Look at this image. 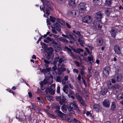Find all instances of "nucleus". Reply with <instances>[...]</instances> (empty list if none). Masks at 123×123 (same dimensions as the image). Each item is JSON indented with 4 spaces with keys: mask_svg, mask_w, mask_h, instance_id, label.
Wrapping results in <instances>:
<instances>
[{
    "mask_svg": "<svg viewBox=\"0 0 123 123\" xmlns=\"http://www.w3.org/2000/svg\"><path fill=\"white\" fill-rule=\"evenodd\" d=\"M76 97L78 101L81 105L83 106H86V105L84 101L78 93H76Z\"/></svg>",
    "mask_w": 123,
    "mask_h": 123,
    "instance_id": "obj_5",
    "label": "nucleus"
},
{
    "mask_svg": "<svg viewBox=\"0 0 123 123\" xmlns=\"http://www.w3.org/2000/svg\"><path fill=\"white\" fill-rule=\"evenodd\" d=\"M111 82L113 83H115L116 82H120L122 79L121 76L120 74H117L111 77Z\"/></svg>",
    "mask_w": 123,
    "mask_h": 123,
    "instance_id": "obj_3",
    "label": "nucleus"
},
{
    "mask_svg": "<svg viewBox=\"0 0 123 123\" xmlns=\"http://www.w3.org/2000/svg\"><path fill=\"white\" fill-rule=\"evenodd\" d=\"M107 92V89L106 87L102 88L101 92L100 93L103 95H105Z\"/></svg>",
    "mask_w": 123,
    "mask_h": 123,
    "instance_id": "obj_18",
    "label": "nucleus"
},
{
    "mask_svg": "<svg viewBox=\"0 0 123 123\" xmlns=\"http://www.w3.org/2000/svg\"><path fill=\"white\" fill-rule=\"evenodd\" d=\"M68 108H70L73 110H75V108H77L78 107L77 105H74L73 104L71 103L70 104Z\"/></svg>",
    "mask_w": 123,
    "mask_h": 123,
    "instance_id": "obj_22",
    "label": "nucleus"
},
{
    "mask_svg": "<svg viewBox=\"0 0 123 123\" xmlns=\"http://www.w3.org/2000/svg\"><path fill=\"white\" fill-rule=\"evenodd\" d=\"M55 60H56V61L59 62L60 64L62 63L63 61V60L62 58H60L58 57H55Z\"/></svg>",
    "mask_w": 123,
    "mask_h": 123,
    "instance_id": "obj_28",
    "label": "nucleus"
},
{
    "mask_svg": "<svg viewBox=\"0 0 123 123\" xmlns=\"http://www.w3.org/2000/svg\"><path fill=\"white\" fill-rule=\"evenodd\" d=\"M66 81L63 80V79L62 80L61 82H62V84L63 85H66Z\"/></svg>",
    "mask_w": 123,
    "mask_h": 123,
    "instance_id": "obj_52",
    "label": "nucleus"
},
{
    "mask_svg": "<svg viewBox=\"0 0 123 123\" xmlns=\"http://www.w3.org/2000/svg\"><path fill=\"white\" fill-rule=\"evenodd\" d=\"M53 27H52L53 28H55L60 33H62L61 31V26L58 23H54L53 24Z\"/></svg>",
    "mask_w": 123,
    "mask_h": 123,
    "instance_id": "obj_9",
    "label": "nucleus"
},
{
    "mask_svg": "<svg viewBox=\"0 0 123 123\" xmlns=\"http://www.w3.org/2000/svg\"><path fill=\"white\" fill-rule=\"evenodd\" d=\"M111 12V9L108 8L105 11V12L107 15H109Z\"/></svg>",
    "mask_w": 123,
    "mask_h": 123,
    "instance_id": "obj_38",
    "label": "nucleus"
},
{
    "mask_svg": "<svg viewBox=\"0 0 123 123\" xmlns=\"http://www.w3.org/2000/svg\"><path fill=\"white\" fill-rule=\"evenodd\" d=\"M66 121L69 122H71L72 121V119L68 117L67 116V117H66Z\"/></svg>",
    "mask_w": 123,
    "mask_h": 123,
    "instance_id": "obj_55",
    "label": "nucleus"
},
{
    "mask_svg": "<svg viewBox=\"0 0 123 123\" xmlns=\"http://www.w3.org/2000/svg\"><path fill=\"white\" fill-rule=\"evenodd\" d=\"M65 50H67L68 54L73 59H75V56L72 52L70 48H68V47L66 46L65 47Z\"/></svg>",
    "mask_w": 123,
    "mask_h": 123,
    "instance_id": "obj_10",
    "label": "nucleus"
},
{
    "mask_svg": "<svg viewBox=\"0 0 123 123\" xmlns=\"http://www.w3.org/2000/svg\"><path fill=\"white\" fill-rule=\"evenodd\" d=\"M66 34L67 35H65L62 34V36L65 38L69 39L70 40H74L76 38V36L72 33L67 32Z\"/></svg>",
    "mask_w": 123,
    "mask_h": 123,
    "instance_id": "obj_2",
    "label": "nucleus"
},
{
    "mask_svg": "<svg viewBox=\"0 0 123 123\" xmlns=\"http://www.w3.org/2000/svg\"><path fill=\"white\" fill-rule=\"evenodd\" d=\"M114 50L115 52L118 54H119L121 52L120 47L117 45H115L114 47Z\"/></svg>",
    "mask_w": 123,
    "mask_h": 123,
    "instance_id": "obj_12",
    "label": "nucleus"
},
{
    "mask_svg": "<svg viewBox=\"0 0 123 123\" xmlns=\"http://www.w3.org/2000/svg\"><path fill=\"white\" fill-rule=\"evenodd\" d=\"M45 98L46 100L51 101L52 99V97L50 96H45Z\"/></svg>",
    "mask_w": 123,
    "mask_h": 123,
    "instance_id": "obj_36",
    "label": "nucleus"
},
{
    "mask_svg": "<svg viewBox=\"0 0 123 123\" xmlns=\"http://www.w3.org/2000/svg\"><path fill=\"white\" fill-rule=\"evenodd\" d=\"M59 40L60 41L62 42L65 44H67L68 41L66 39L62 37H61L59 38Z\"/></svg>",
    "mask_w": 123,
    "mask_h": 123,
    "instance_id": "obj_16",
    "label": "nucleus"
},
{
    "mask_svg": "<svg viewBox=\"0 0 123 123\" xmlns=\"http://www.w3.org/2000/svg\"><path fill=\"white\" fill-rule=\"evenodd\" d=\"M56 112L57 113V115L61 117H62L65 114L62 113L60 111Z\"/></svg>",
    "mask_w": 123,
    "mask_h": 123,
    "instance_id": "obj_35",
    "label": "nucleus"
},
{
    "mask_svg": "<svg viewBox=\"0 0 123 123\" xmlns=\"http://www.w3.org/2000/svg\"><path fill=\"white\" fill-rule=\"evenodd\" d=\"M85 4L83 3H80L78 6L79 9L80 10H81L82 11H84L85 10Z\"/></svg>",
    "mask_w": 123,
    "mask_h": 123,
    "instance_id": "obj_13",
    "label": "nucleus"
},
{
    "mask_svg": "<svg viewBox=\"0 0 123 123\" xmlns=\"http://www.w3.org/2000/svg\"><path fill=\"white\" fill-rule=\"evenodd\" d=\"M98 22L97 21H94L93 22L92 24V26H97L98 25Z\"/></svg>",
    "mask_w": 123,
    "mask_h": 123,
    "instance_id": "obj_44",
    "label": "nucleus"
},
{
    "mask_svg": "<svg viewBox=\"0 0 123 123\" xmlns=\"http://www.w3.org/2000/svg\"><path fill=\"white\" fill-rule=\"evenodd\" d=\"M73 120L75 123H81L79 121L77 120L75 118H74Z\"/></svg>",
    "mask_w": 123,
    "mask_h": 123,
    "instance_id": "obj_58",
    "label": "nucleus"
},
{
    "mask_svg": "<svg viewBox=\"0 0 123 123\" xmlns=\"http://www.w3.org/2000/svg\"><path fill=\"white\" fill-rule=\"evenodd\" d=\"M63 116H64V117H63V119L64 120H66V117H67V115L66 114H64Z\"/></svg>",
    "mask_w": 123,
    "mask_h": 123,
    "instance_id": "obj_61",
    "label": "nucleus"
},
{
    "mask_svg": "<svg viewBox=\"0 0 123 123\" xmlns=\"http://www.w3.org/2000/svg\"><path fill=\"white\" fill-rule=\"evenodd\" d=\"M96 45L97 46H101L103 45L104 43V41L103 39L99 37L96 39L95 42Z\"/></svg>",
    "mask_w": 123,
    "mask_h": 123,
    "instance_id": "obj_7",
    "label": "nucleus"
},
{
    "mask_svg": "<svg viewBox=\"0 0 123 123\" xmlns=\"http://www.w3.org/2000/svg\"><path fill=\"white\" fill-rule=\"evenodd\" d=\"M55 91L53 89V88H52L51 87H49V93L52 95H54L55 93Z\"/></svg>",
    "mask_w": 123,
    "mask_h": 123,
    "instance_id": "obj_30",
    "label": "nucleus"
},
{
    "mask_svg": "<svg viewBox=\"0 0 123 123\" xmlns=\"http://www.w3.org/2000/svg\"><path fill=\"white\" fill-rule=\"evenodd\" d=\"M107 84L108 88L109 89H112L113 86L112 85L111 82L110 81L107 82Z\"/></svg>",
    "mask_w": 123,
    "mask_h": 123,
    "instance_id": "obj_27",
    "label": "nucleus"
},
{
    "mask_svg": "<svg viewBox=\"0 0 123 123\" xmlns=\"http://www.w3.org/2000/svg\"><path fill=\"white\" fill-rule=\"evenodd\" d=\"M74 72L78 73L79 72L78 70L77 69H74L73 70Z\"/></svg>",
    "mask_w": 123,
    "mask_h": 123,
    "instance_id": "obj_63",
    "label": "nucleus"
},
{
    "mask_svg": "<svg viewBox=\"0 0 123 123\" xmlns=\"http://www.w3.org/2000/svg\"><path fill=\"white\" fill-rule=\"evenodd\" d=\"M69 94L70 95H74V93L73 91L69 90Z\"/></svg>",
    "mask_w": 123,
    "mask_h": 123,
    "instance_id": "obj_56",
    "label": "nucleus"
},
{
    "mask_svg": "<svg viewBox=\"0 0 123 123\" xmlns=\"http://www.w3.org/2000/svg\"><path fill=\"white\" fill-rule=\"evenodd\" d=\"M110 71V68L108 66H106L104 68L103 71V75L104 77H105L109 75Z\"/></svg>",
    "mask_w": 123,
    "mask_h": 123,
    "instance_id": "obj_4",
    "label": "nucleus"
},
{
    "mask_svg": "<svg viewBox=\"0 0 123 123\" xmlns=\"http://www.w3.org/2000/svg\"><path fill=\"white\" fill-rule=\"evenodd\" d=\"M48 79H44L43 81L44 85H46L48 82Z\"/></svg>",
    "mask_w": 123,
    "mask_h": 123,
    "instance_id": "obj_53",
    "label": "nucleus"
},
{
    "mask_svg": "<svg viewBox=\"0 0 123 123\" xmlns=\"http://www.w3.org/2000/svg\"><path fill=\"white\" fill-rule=\"evenodd\" d=\"M41 44L42 46H42V48H43L46 49L47 48V46L45 43L41 42Z\"/></svg>",
    "mask_w": 123,
    "mask_h": 123,
    "instance_id": "obj_42",
    "label": "nucleus"
},
{
    "mask_svg": "<svg viewBox=\"0 0 123 123\" xmlns=\"http://www.w3.org/2000/svg\"><path fill=\"white\" fill-rule=\"evenodd\" d=\"M91 113L90 112V111H87L86 112V114L87 117H88L91 114Z\"/></svg>",
    "mask_w": 123,
    "mask_h": 123,
    "instance_id": "obj_64",
    "label": "nucleus"
},
{
    "mask_svg": "<svg viewBox=\"0 0 123 123\" xmlns=\"http://www.w3.org/2000/svg\"><path fill=\"white\" fill-rule=\"evenodd\" d=\"M118 26H117L116 27H113L111 29V33L112 36L115 37L118 32L117 28Z\"/></svg>",
    "mask_w": 123,
    "mask_h": 123,
    "instance_id": "obj_8",
    "label": "nucleus"
},
{
    "mask_svg": "<svg viewBox=\"0 0 123 123\" xmlns=\"http://www.w3.org/2000/svg\"><path fill=\"white\" fill-rule=\"evenodd\" d=\"M102 13L101 12H98L96 13L95 17L98 20H100L102 18Z\"/></svg>",
    "mask_w": 123,
    "mask_h": 123,
    "instance_id": "obj_11",
    "label": "nucleus"
},
{
    "mask_svg": "<svg viewBox=\"0 0 123 123\" xmlns=\"http://www.w3.org/2000/svg\"><path fill=\"white\" fill-rule=\"evenodd\" d=\"M116 105L114 102H112L111 109L112 111L114 110L116 108Z\"/></svg>",
    "mask_w": 123,
    "mask_h": 123,
    "instance_id": "obj_26",
    "label": "nucleus"
},
{
    "mask_svg": "<svg viewBox=\"0 0 123 123\" xmlns=\"http://www.w3.org/2000/svg\"><path fill=\"white\" fill-rule=\"evenodd\" d=\"M68 4L70 6L73 8H74L76 6L74 0H70L69 1Z\"/></svg>",
    "mask_w": 123,
    "mask_h": 123,
    "instance_id": "obj_15",
    "label": "nucleus"
},
{
    "mask_svg": "<svg viewBox=\"0 0 123 123\" xmlns=\"http://www.w3.org/2000/svg\"><path fill=\"white\" fill-rule=\"evenodd\" d=\"M88 59L90 63H92L94 62L92 57L91 55L90 56H88Z\"/></svg>",
    "mask_w": 123,
    "mask_h": 123,
    "instance_id": "obj_32",
    "label": "nucleus"
},
{
    "mask_svg": "<svg viewBox=\"0 0 123 123\" xmlns=\"http://www.w3.org/2000/svg\"><path fill=\"white\" fill-rule=\"evenodd\" d=\"M119 88V86L118 84H115L113 86L112 89L113 90H115L116 89H118Z\"/></svg>",
    "mask_w": 123,
    "mask_h": 123,
    "instance_id": "obj_39",
    "label": "nucleus"
},
{
    "mask_svg": "<svg viewBox=\"0 0 123 123\" xmlns=\"http://www.w3.org/2000/svg\"><path fill=\"white\" fill-rule=\"evenodd\" d=\"M45 111V112L46 113L47 115L49 117L52 118H53V117H55L53 115V114L51 112H50V113H49V111L48 110H46Z\"/></svg>",
    "mask_w": 123,
    "mask_h": 123,
    "instance_id": "obj_20",
    "label": "nucleus"
},
{
    "mask_svg": "<svg viewBox=\"0 0 123 123\" xmlns=\"http://www.w3.org/2000/svg\"><path fill=\"white\" fill-rule=\"evenodd\" d=\"M61 98V96H59L56 97V100L60 102Z\"/></svg>",
    "mask_w": 123,
    "mask_h": 123,
    "instance_id": "obj_54",
    "label": "nucleus"
},
{
    "mask_svg": "<svg viewBox=\"0 0 123 123\" xmlns=\"http://www.w3.org/2000/svg\"><path fill=\"white\" fill-rule=\"evenodd\" d=\"M68 107L66 105H63L61 107V109L64 113H66Z\"/></svg>",
    "mask_w": 123,
    "mask_h": 123,
    "instance_id": "obj_21",
    "label": "nucleus"
},
{
    "mask_svg": "<svg viewBox=\"0 0 123 123\" xmlns=\"http://www.w3.org/2000/svg\"><path fill=\"white\" fill-rule=\"evenodd\" d=\"M88 46L89 47L90 49L91 50L93 48V47L92 46L91 44H88Z\"/></svg>",
    "mask_w": 123,
    "mask_h": 123,
    "instance_id": "obj_62",
    "label": "nucleus"
},
{
    "mask_svg": "<svg viewBox=\"0 0 123 123\" xmlns=\"http://www.w3.org/2000/svg\"><path fill=\"white\" fill-rule=\"evenodd\" d=\"M75 51L78 54H80L81 52H83L84 51V50L82 49L78 48Z\"/></svg>",
    "mask_w": 123,
    "mask_h": 123,
    "instance_id": "obj_33",
    "label": "nucleus"
},
{
    "mask_svg": "<svg viewBox=\"0 0 123 123\" xmlns=\"http://www.w3.org/2000/svg\"><path fill=\"white\" fill-rule=\"evenodd\" d=\"M80 39L79 38L78 40V41L81 46H83V44L84 43V41L83 40L81 39Z\"/></svg>",
    "mask_w": 123,
    "mask_h": 123,
    "instance_id": "obj_34",
    "label": "nucleus"
},
{
    "mask_svg": "<svg viewBox=\"0 0 123 123\" xmlns=\"http://www.w3.org/2000/svg\"><path fill=\"white\" fill-rule=\"evenodd\" d=\"M52 43H53L55 45H56L57 44V42L53 39H52L51 41H50Z\"/></svg>",
    "mask_w": 123,
    "mask_h": 123,
    "instance_id": "obj_50",
    "label": "nucleus"
},
{
    "mask_svg": "<svg viewBox=\"0 0 123 123\" xmlns=\"http://www.w3.org/2000/svg\"><path fill=\"white\" fill-rule=\"evenodd\" d=\"M99 0H93V2L95 5H98L100 3Z\"/></svg>",
    "mask_w": 123,
    "mask_h": 123,
    "instance_id": "obj_41",
    "label": "nucleus"
},
{
    "mask_svg": "<svg viewBox=\"0 0 123 123\" xmlns=\"http://www.w3.org/2000/svg\"><path fill=\"white\" fill-rule=\"evenodd\" d=\"M68 88V85H64L63 86V90L64 92L66 94H67L68 92L67 91V89Z\"/></svg>",
    "mask_w": 123,
    "mask_h": 123,
    "instance_id": "obj_23",
    "label": "nucleus"
},
{
    "mask_svg": "<svg viewBox=\"0 0 123 123\" xmlns=\"http://www.w3.org/2000/svg\"><path fill=\"white\" fill-rule=\"evenodd\" d=\"M68 111L70 114H69V116H71V114H74V111H73V110L70 109V108H68Z\"/></svg>",
    "mask_w": 123,
    "mask_h": 123,
    "instance_id": "obj_31",
    "label": "nucleus"
},
{
    "mask_svg": "<svg viewBox=\"0 0 123 123\" xmlns=\"http://www.w3.org/2000/svg\"><path fill=\"white\" fill-rule=\"evenodd\" d=\"M56 20L58 22H59L61 25H64V23L61 20H60V19L58 18H57L56 19Z\"/></svg>",
    "mask_w": 123,
    "mask_h": 123,
    "instance_id": "obj_43",
    "label": "nucleus"
},
{
    "mask_svg": "<svg viewBox=\"0 0 123 123\" xmlns=\"http://www.w3.org/2000/svg\"><path fill=\"white\" fill-rule=\"evenodd\" d=\"M62 79L60 76H56V78L55 80L56 82H58L61 83L62 82Z\"/></svg>",
    "mask_w": 123,
    "mask_h": 123,
    "instance_id": "obj_29",
    "label": "nucleus"
},
{
    "mask_svg": "<svg viewBox=\"0 0 123 123\" xmlns=\"http://www.w3.org/2000/svg\"><path fill=\"white\" fill-rule=\"evenodd\" d=\"M55 29V28H53L51 30V31L52 33L55 34H56L57 33V32Z\"/></svg>",
    "mask_w": 123,
    "mask_h": 123,
    "instance_id": "obj_57",
    "label": "nucleus"
},
{
    "mask_svg": "<svg viewBox=\"0 0 123 123\" xmlns=\"http://www.w3.org/2000/svg\"><path fill=\"white\" fill-rule=\"evenodd\" d=\"M93 107L95 110L98 111L99 109V105L98 104H95L93 105Z\"/></svg>",
    "mask_w": 123,
    "mask_h": 123,
    "instance_id": "obj_24",
    "label": "nucleus"
},
{
    "mask_svg": "<svg viewBox=\"0 0 123 123\" xmlns=\"http://www.w3.org/2000/svg\"><path fill=\"white\" fill-rule=\"evenodd\" d=\"M47 55L46 57L47 59L49 60L50 59L51 57L53 55V53L51 52H48L47 53Z\"/></svg>",
    "mask_w": 123,
    "mask_h": 123,
    "instance_id": "obj_25",
    "label": "nucleus"
},
{
    "mask_svg": "<svg viewBox=\"0 0 123 123\" xmlns=\"http://www.w3.org/2000/svg\"><path fill=\"white\" fill-rule=\"evenodd\" d=\"M41 1L43 2V5L42 6H40V9L48 16L49 15L50 11L53 10L52 7L48 1H46L45 0H41Z\"/></svg>",
    "mask_w": 123,
    "mask_h": 123,
    "instance_id": "obj_1",
    "label": "nucleus"
},
{
    "mask_svg": "<svg viewBox=\"0 0 123 123\" xmlns=\"http://www.w3.org/2000/svg\"><path fill=\"white\" fill-rule=\"evenodd\" d=\"M80 73L82 76L85 75V72L84 71L83 69H80Z\"/></svg>",
    "mask_w": 123,
    "mask_h": 123,
    "instance_id": "obj_46",
    "label": "nucleus"
},
{
    "mask_svg": "<svg viewBox=\"0 0 123 123\" xmlns=\"http://www.w3.org/2000/svg\"><path fill=\"white\" fill-rule=\"evenodd\" d=\"M81 20L83 22L89 24L91 22L92 18L91 16H87L83 17Z\"/></svg>",
    "mask_w": 123,
    "mask_h": 123,
    "instance_id": "obj_6",
    "label": "nucleus"
},
{
    "mask_svg": "<svg viewBox=\"0 0 123 123\" xmlns=\"http://www.w3.org/2000/svg\"><path fill=\"white\" fill-rule=\"evenodd\" d=\"M103 104L105 107H109L110 106V103L109 100L107 99L104 100L103 102Z\"/></svg>",
    "mask_w": 123,
    "mask_h": 123,
    "instance_id": "obj_14",
    "label": "nucleus"
},
{
    "mask_svg": "<svg viewBox=\"0 0 123 123\" xmlns=\"http://www.w3.org/2000/svg\"><path fill=\"white\" fill-rule=\"evenodd\" d=\"M62 71L60 69H58V74L59 75H60L61 74H62V75H64V74L63 73H62Z\"/></svg>",
    "mask_w": 123,
    "mask_h": 123,
    "instance_id": "obj_45",
    "label": "nucleus"
},
{
    "mask_svg": "<svg viewBox=\"0 0 123 123\" xmlns=\"http://www.w3.org/2000/svg\"><path fill=\"white\" fill-rule=\"evenodd\" d=\"M50 19L51 21L53 23H54L55 20L56 19V18L54 17L50 16Z\"/></svg>",
    "mask_w": 123,
    "mask_h": 123,
    "instance_id": "obj_40",
    "label": "nucleus"
},
{
    "mask_svg": "<svg viewBox=\"0 0 123 123\" xmlns=\"http://www.w3.org/2000/svg\"><path fill=\"white\" fill-rule=\"evenodd\" d=\"M44 62L45 63V64H49L50 63V62H49L45 59H44Z\"/></svg>",
    "mask_w": 123,
    "mask_h": 123,
    "instance_id": "obj_60",
    "label": "nucleus"
},
{
    "mask_svg": "<svg viewBox=\"0 0 123 123\" xmlns=\"http://www.w3.org/2000/svg\"><path fill=\"white\" fill-rule=\"evenodd\" d=\"M73 32L74 33L78 35L79 37L80 38L82 39L83 37L82 35H81L80 32L79 31H77V32L74 30L73 31Z\"/></svg>",
    "mask_w": 123,
    "mask_h": 123,
    "instance_id": "obj_17",
    "label": "nucleus"
},
{
    "mask_svg": "<svg viewBox=\"0 0 123 123\" xmlns=\"http://www.w3.org/2000/svg\"><path fill=\"white\" fill-rule=\"evenodd\" d=\"M66 103L62 99H61L59 103V104L61 105H62L64 103Z\"/></svg>",
    "mask_w": 123,
    "mask_h": 123,
    "instance_id": "obj_49",
    "label": "nucleus"
},
{
    "mask_svg": "<svg viewBox=\"0 0 123 123\" xmlns=\"http://www.w3.org/2000/svg\"><path fill=\"white\" fill-rule=\"evenodd\" d=\"M62 99H63V100L64 101L66 102H67V100L65 97L63 95H62Z\"/></svg>",
    "mask_w": 123,
    "mask_h": 123,
    "instance_id": "obj_51",
    "label": "nucleus"
},
{
    "mask_svg": "<svg viewBox=\"0 0 123 123\" xmlns=\"http://www.w3.org/2000/svg\"><path fill=\"white\" fill-rule=\"evenodd\" d=\"M60 87L59 86H58L57 88L56 92L57 93H59L60 92Z\"/></svg>",
    "mask_w": 123,
    "mask_h": 123,
    "instance_id": "obj_48",
    "label": "nucleus"
},
{
    "mask_svg": "<svg viewBox=\"0 0 123 123\" xmlns=\"http://www.w3.org/2000/svg\"><path fill=\"white\" fill-rule=\"evenodd\" d=\"M111 4V0H106L105 1V5L109 6Z\"/></svg>",
    "mask_w": 123,
    "mask_h": 123,
    "instance_id": "obj_37",
    "label": "nucleus"
},
{
    "mask_svg": "<svg viewBox=\"0 0 123 123\" xmlns=\"http://www.w3.org/2000/svg\"><path fill=\"white\" fill-rule=\"evenodd\" d=\"M51 70V68L50 67L47 68L46 69H43L41 71L43 72L44 74H45L47 72H49Z\"/></svg>",
    "mask_w": 123,
    "mask_h": 123,
    "instance_id": "obj_19",
    "label": "nucleus"
},
{
    "mask_svg": "<svg viewBox=\"0 0 123 123\" xmlns=\"http://www.w3.org/2000/svg\"><path fill=\"white\" fill-rule=\"evenodd\" d=\"M48 50L49 51V52H53V49L51 47H49L48 49Z\"/></svg>",
    "mask_w": 123,
    "mask_h": 123,
    "instance_id": "obj_59",
    "label": "nucleus"
},
{
    "mask_svg": "<svg viewBox=\"0 0 123 123\" xmlns=\"http://www.w3.org/2000/svg\"><path fill=\"white\" fill-rule=\"evenodd\" d=\"M55 112H56L59 111L60 109V106H55Z\"/></svg>",
    "mask_w": 123,
    "mask_h": 123,
    "instance_id": "obj_47",
    "label": "nucleus"
}]
</instances>
